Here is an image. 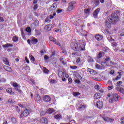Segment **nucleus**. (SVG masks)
<instances>
[{"label":"nucleus","instance_id":"f257e3e1","mask_svg":"<svg viewBox=\"0 0 124 124\" xmlns=\"http://www.w3.org/2000/svg\"><path fill=\"white\" fill-rule=\"evenodd\" d=\"M71 48L74 51H83L85 50V44L80 43L78 45L77 43H72L71 44Z\"/></svg>","mask_w":124,"mask_h":124},{"label":"nucleus","instance_id":"f03ea898","mask_svg":"<svg viewBox=\"0 0 124 124\" xmlns=\"http://www.w3.org/2000/svg\"><path fill=\"white\" fill-rule=\"evenodd\" d=\"M108 19L109 22L112 23V24H116L120 20L119 16L116 13H112L110 16L108 17Z\"/></svg>","mask_w":124,"mask_h":124},{"label":"nucleus","instance_id":"7ed1b4c3","mask_svg":"<svg viewBox=\"0 0 124 124\" xmlns=\"http://www.w3.org/2000/svg\"><path fill=\"white\" fill-rule=\"evenodd\" d=\"M119 98V95L117 93H114L112 94V98L109 99V102L110 103H113L114 102V100L115 101H118V99Z\"/></svg>","mask_w":124,"mask_h":124},{"label":"nucleus","instance_id":"20e7f679","mask_svg":"<svg viewBox=\"0 0 124 124\" xmlns=\"http://www.w3.org/2000/svg\"><path fill=\"white\" fill-rule=\"evenodd\" d=\"M49 39L50 41H52V42L54 43V44H56V45H58V46H61V43L59 42V41L53 37L50 36Z\"/></svg>","mask_w":124,"mask_h":124},{"label":"nucleus","instance_id":"39448f33","mask_svg":"<svg viewBox=\"0 0 124 124\" xmlns=\"http://www.w3.org/2000/svg\"><path fill=\"white\" fill-rule=\"evenodd\" d=\"M31 112V109L25 108L22 112L24 117H28Z\"/></svg>","mask_w":124,"mask_h":124},{"label":"nucleus","instance_id":"423d86ee","mask_svg":"<svg viewBox=\"0 0 124 124\" xmlns=\"http://www.w3.org/2000/svg\"><path fill=\"white\" fill-rule=\"evenodd\" d=\"M72 21H73L74 23H77L78 24H80L81 22V18L79 16H75Z\"/></svg>","mask_w":124,"mask_h":124},{"label":"nucleus","instance_id":"0eeeda50","mask_svg":"<svg viewBox=\"0 0 124 124\" xmlns=\"http://www.w3.org/2000/svg\"><path fill=\"white\" fill-rule=\"evenodd\" d=\"M99 11H100V9L97 8L93 12V16L96 19L98 17V13H99Z\"/></svg>","mask_w":124,"mask_h":124},{"label":"nucleus","instance_id":"6e6552de","mask_svg":"<svg viewBox=\"0 0 124 124\" xmlns=\"http://www.w3.org/2000/svg\"><path fill=\"white\" fill-rule=\"evenodd\" d=\"M96 105L97 108L101 109L103 107V102L101 101H98L96 103Z\"/></svg>","mask_w":124,"mask_h":124},{"label":"nucleus","instance_id":"1a4fd4ad","mask_svg":"<svg viewBox=\"0 0 124 124\" xmlns=\"http://www.w3.org/2000/svg\"><path fill=\"white\" fill-rule=\"evenodd\" d=\"M73 4H74V2L72 1L69 3V6L68 7L67 10L68 11H72L73 10Z\"/></svg>","mask_w":124,"mask_h":124},{"label":"nucleus","instance_id":"9d476101","mask_svg":"<svg viewBox=\"0 0 124 124\" xmlns=\"http://www.w3.org/2000/svg\"><path fill=\"white\" fill-rule=\"evenodd\" d=\"M86 105H82V104H79L78 105V109L79 111H81V110H85L86 109Z\"/></svg>","mask_w":124,"mask_h":124},{"label":"nucleus","instance_id":"9b49d317","mask_svg":"<svg viewBox=\"0 0 124 124\" xmlns=\"http://www.w3.org/2000/svg\"><path fill=\"white\" fill-rule=\"evenodd\" d=\"M43 99L44 101H45L46 102H49L51 101V97L48 95H45L43 97Z\"/></svg>","mask_w":124,"mask_h":124},{"label":"nucleus","instance_id":"f8f14e48","mask_svg":"<svg viewBox=\"0 0 124 124\" xmlns=\"http://www.w3.org/2000/svg\"><path fill=\"white\" fill-rule=\"evenodd\" d=\"M103 120L105 122H108V123H111V122H113L114 119L111 118H109L108 117H103Z\"/></svg>","mask_w":124,"mask_h":124},{"label":"nucleus","instance_id":"ddd939ff","mask_svg":"<svg viewBox=\"0 0 124 124\" xmlns=\"http://www.w3.org/2000/svg\"><path fill=\"white\" fill-rule=\"evenodd\" d=\"M40 122L42 124H48V120L46 118H44V117L42 118V119H41Z\"/></svg>","mask_w":124,"mask_h":124},{"label":"nucleus","instance_id":"4468645a","mask_svg":"<svg viewBox=\"0 0 124 124\" xmlns=\"http://www.w3.org/2000/svg\"><path fill=\"white\" fill-rule=\"evenodd\" d=\"M88 71L90 73V74H93V75H95V74H97V72H94L93 70L90 68L87 69Z\"/></svg>","mask_w":124,"mask_h":124},{"label":"nucleus","instance_id":"2eb2a0df","mask_svg":"<svg viewBox=\"0 0 124 124\" xmlns=\"http://www.w3.org/2000/svg\"><path fill=\"white\" fill-rule=\"evenodd\" d=\"M2 61L3 62H4L5 64H6V65H9V62L7 60V58L3 57L2 58Z\"/></svg>","mask_w":124,"mask_h":124},{"label":"nucleus","instance_id":"dca6fc26","mask_svg":"<svg viewBox=\"0 0 124 124\" xmlns=\"http://www.w3.org/2000/svg\"><path fill=\"white\" fill-rule=\"evenodd\" d=\"M6 91L7 93H10V94H15V93L13 92V91H12V89L11 88H7Z\"/></svg>","mask_w":124,"mask_h":124},{"label":"nucleus","instance_id":"f3484780","mask_svg":"<svg viewBox=\"0 0 124 124\" xmlns=\"http://www.w3.org/2000/svg\"><path fill=\"white\" fill-rule=\"evenodd\" d=\"M96 39H97L98 41H100V40H102V38H103V37H102V35H96L95 36Z\"/></svg>","mask_w":124,"mask_h":124},{"label":"nucleus","instance_id":"a211bd4d","mask_svg":"<svg viewBox=\"0 0 124 124\" xmlns=\"http://www.w3.org/2000/svg\"><path fill=\"white\" fill-rule=\"evenodd\" d=\"M57 3H53L52 5L49 8L50 10H55L57 8Z\"/></svg>","mask_w":124,"mask_h":124},{"label":"nucleus","instance_id":"6ab92c4d","mask_svg":"<svg viewBox=\"0 0 124 124\" xmlns=\"http://www.w3.org/2000/svg\"><path fill=\"white\" fill-rule=\"evenodd\" d=\"M105 26L107 29H111V24L108 21L105 22Z\"/></svg>","mask_w":124,"mask_h":124},{"label":"nucleus","instance_id":"aec40b11","mask_svg":"<svg viewBox=\"0 0 124 124\" xmlns=\"http://www.w3.org/2000/svg\"><path fill=\"white\" fill-rule=\"evenodd\" d=\"M3 68L4 69H5V70H6V71H8L9 72H10V71H11V68L8 66L4 65L3 66Z\"/></svg>","mask_w":124,"mask_h":124},{"label":"nucleus","instance_id":"412c9836","mask_svg":"<svg viewBox=\"0 0 124 124\" xmlns=\"http://www.w3.org/2000/svg\"><path fill=\"white\" fill-rule=\"evenodd\" d=\"M54 118L55 119H56V120H61V119H62V115H61V114H58L55 115L54 116Z\"/></svg>","mask_w":124,"mask_h":124},{"label":"nucleus","instance_id":"4be33fe9","mask_svg":"<svg viewBox=\"0 0 124 124\" xmlns=\"http://www.w3.org/2000/svg\"><path fill=\"white\" fill-rule=\"evenodd\" d=\"M54 112H55L54 109L50 108H48L46 111V113H47L48 114H52V113H54Z\"/></svg>","mask_w":124,"mask_h":124},{"label":"nucleus","instance_id":"5701e85b","mask_svg":"<svg viewBox=\"0 0 124 124\" xmlns=\"http://www.w3.org/2000/svg\"><path fill=\"white\" fill-rule=\"evenodd\" d=\"M37 42H38V40H37V39L35 38H33V39H32L31 42L32 44H36Z\"/></svg>","mask_w":124,"mask_h":124},{"label":"nucleus","instance_id":"b1692460","mask_svg":"<svg viewBox=\"0 0 124 124\" xmlns=\"http://www.w3.org/2000/svg\"><path fill=\"white\" fill-rule=\"evenodd\" d=\"M104 55V52H100L98 55H97V59H100V58H102V56Z\"/></svg>","mask_w":124,"mask_h":124},{"label":"nucleus","instance_id":"393cba45","mask_svg":"<svg viewBox=\"0 0 124 124\" xmlns=\"http://www.w3.org/2000/svg\"><path fill=\"white\" fill-rule=\"evenodd\" d=\"M94 98L95 99H98V98H100V93H97L94 95Z\"/></svg>","mask_w":124,"mask_h":124},{"label":"nucleus","instance_id":"a878e982","mask_svg":"<svg viewBox=\"0 0 124 124\" xmlns=\"http://www.w3.org/2000/svg\"><path fill=\"white\" fill-rule=\"evenodd\" d=\"M92 2L95 3V6H97L99 4V0H93Z\"/></svg>","mask_w":124,"mask_h":124},{"label":"nucleus","instance_id":"bb28decb","mask_svg":"<svg viewBox=\"0 0 124 124\" xmlns=\"http://www.w3.org/2000/svg\"><path fill=\"white\" fill-rule=\"evenodd\" d=\"M13 86L14 87V89H16V88H20L21 86H20L16 82H14V83H13Z\"/></svg>","mask_w":124,"mask_h":124},{"label":"nucleus","instance_id":"cd10ccee","mask_svg":"<svg viewBox=\"0 0 124 124\" xmlns=\"http://www.w3.org/2000/svg\"><path fill=\"white\" fill-rule=\"evenodd\" d=\"M13 41H14V42H17V41H18L19 38L17 36H14L13 37Z\"/></svg>","mask_w":124,"mask_h":124},{"label":"nucleus","instance_id":"c85d7f7f","mask_svg":"<svg viewBox=\"0 0 124 124\" xmlns=\"http://www.w3.org/2000/svg\"><path fill=\"white\" fill-rule=\"evenodd\" d=\"M40 99H41L40 96H39V95H36V96H35L36 101H37V102L40 101Z\"/></svg>","mask_w":124,"mask_h":124},{"label":"nucleus","instance_id":"c756f323","mask_svg":"<svg viewBox=\"0 0 124 124\" xmlns=\"http://www.w3.org/2000/svg\"><path fill=\"white\" fill-rule=\"evenodd\" d=\"M58 74L59 77H62V76H63V72L62 71H59Z\"/></svg>","mask_w":124,"mask_h":124},{"label":"nucleus","instance_id":"7c9ffc66","mask_svg":"<svg viewBox=\"0 0 124 124\" xmlns=\"http://www.w3.org/2000/svg\"><path fill=\"white\" fill-rule=\"evenodd\" d=\"M88 62H93L94 61L93 58L89 56L88 58Z\"/></svg>","mask_w":124,"mask_h":124},{"label":"nucleus","instance_id":"2f4dec72","mask_svg":"<svg viewBox=\"0 0 124 124\" xmlns=\"http://www.w3.org/2000/svg\"><path fill=\"white\" fill-rule=\"evenodd\" d=\"M45 29L47 31H51V26H50V25H47L45 26Z\"/></svg>","mask_w":124,"mask_h":124},{"label":"nucleus","instance_id":"473e14b6","mask_svg":"<svg viewBox=\"0 0 124 124\" xmlns=\"http://www.w3.org/2000/svg\"><path fill=\"white\" fill-rule=\"evenodd\" d=\"M7 103H10V104H14V102H13V100H12V99L10 98L7 101Z\"/></svg>","mask_w":124,"mask_h":124},{"label":"nucleus","instance_id":"72a5a7b5","mask_svg":"<svg viewBox=\"0 0 124 124\" xmlns=\"http://www.w3.org/2000/svg\"><path fill=\"white\" fill-rule=\"evenodd\" d=\"M29 57H30V60H31V62H34V61H35V59L32 55L30 54Z\"/></svg>","mask_w":124,"mask_h":124},{"label":"nucleus","instance_id":"f704fd0d","mask_svg":"<svg viewBox=\"0 0 124 124\" xmlns=\"http://www.w3.org/2000/svg\"><path fill=\"white\" fill-rule=\"evenodd\" d=\"M14 90H15L17 92V93H22V91L20 90V88H19V87H16V88H14Z\"/></svg>","mask_w":124,"mask_h":124},{"label":"nucleus","instance_id":"c9c22d12","mask_svg":"<svg viewBox=\"0 0 124 124\" xmlns=\"http://www.w3.org/2000/svg\"><path fill=\"white\" fill-rule=\"evenodd\" d=\"M11 122H12L13 124H16L17 123V121L16 120V118L14 117H12L11 118Z\"/></svg>","mask_w":124,"mask_h":124},{"label":"nucleus","instance_id":"e433bc0d","mask_svg":"<svg viewBox=\"0 0 124 124\" xmlns=\"http://www.w3.org/2000/svg\"><path fill=\"white\" fill-rule=\"evenodd\" d=\"M33 25H35V27H37L39 25V21L38 20H35L33 23Z\"/></svg>","mask_w":124,"mask_h":124},{"label":"nucleus","instance_id":"4c0bfd02","mask_svg":"<svg viewBox=\"0 0 124 124\" xmlns=\"http://www.w3.org/2000/svg\"><path fill=\"white\" fill-rule=\"evenodd\" d=\"M35 35H40V31L39 30H35Z\"/></svg>","mask_w":124,"mask_h":124},{"label":"nucleus","instance_id":"58836bf2","mask_svg":"<svg viewBox=\"0 0 124 124\" xmlns=\"http://www.w3.org/2000/svg\"><path fill=\"white\" fill-rule=\"evenodd\" d=\"M84 12L86 15L90 14V9H87L84 10Z\"/></svg>","mask_w":124,"mask_h":124},{"label":"nucleus","instance_id":"ea45409f","mask_svg":"<svg viewBox=\"0 0 124 124\" xmlns=\"http://www.w3.org/2000/svg\"><path fill=\"white\" fill-rule=\"evenodd\" d=\"M43 72H44V73L48 74L49 70L47 69L46 67H44Z\"/></svg>","mask_w":124,"mask_h":124},{"label":"nucleus","instance_id":"a19ab883","mask_svg":"<svg viewBox=\"0 0 124 124\" xmlns=\"http://www.w3.org/2000/svg\"><path fill=\"white\" fill-rule=\"evenodd\" d=\"M73 95L74 96H78V95H80V93H79V92H74L73 93Z\"/></svg>","mask_w":124,"mask_h":124},{"label":"nucleus","instance_id":"79ce46f5","mask_svg":"<svg viewBox=\"0 0 124 124\" xmlns=\"http://www.w3.org/2000/svg\"><path fill=\"white\" fill-rule=\"evenodd\" d=\"M26 31L27 32H31V28L30 27H27L26 29Z\"/></svg>","mask_w":124,"mask_h":124},{"label":"nucleus","instance_id":"37998d69","mask_svg":"<svg viewBox=\"0 0 124 124\" xmlns=\"http://www.w3.org/2000/svg\"><path fill=\"white\" fill-rule=\"evenodd\" d=\"M113 88H114V86H113V85L109 86H108V89L109 91H111V90H112Z\"/></svg>","mask_w":124,"mask_h":124},{"label":"nucleus","instance_id":"c03bdc74","mask_svg":"<svg viewBox=\"0 0 124 124\" xmlns=\"http://www.w3.org/2000/svg\"><path fill=\"white\" fill-rule=\"evenodd\" d=\"M50 82L51 84H56V83H57V81L54 79H51Z\"/></svg>","mask_w":124,"mask_h":124},{"label":"nucleus","instance_id":"a18cd8bd","mask_svg":"<svg viewBox=\"0 0 124 124\" xmlns=\"http://www.w3.org/2000/svg\"><path fill=\"white\" fill-rule=\"evenodd\" d=\"M120 93H122L123 94H124V89L123 88H120Z\"/></svg>","mask_w":124,"mask_h":124},{"label":"nucleus","instance_id":"49530a36","mask_svg":"<svg viewBox=\"0 0 124 124\" xmlns=\"http://www.w3.org/2000/svg\"><path fill=\"white\" fill-rule=\"evenodd\" d=\"M121 84H123V82L122 81H118L117 82V85H116V87H120V85H121Z\"/></svg>","mask_w":124,"mask_h":124},{"label":"nucleus","instance_id":"de8ad7c7","mask_svg":"<svg viewBox=\"0 0 124 124\" xmlns=\"http://www.w3.org/2000/svg\"><path fill=\"white\" fill-rule=\"evenodd\" d=\"M46 114V112L43 111V110H42L40 112V115L41 116H45V115Z\"/></svg>","mask_w":124,"mask_h":124},{"label":"nucleus","instance_id":"09e8293b","mask_svg":"<svg viewBox=\"0 0 124 124\" xmlns=\"http://www.w3.org/2000/svg\"><path fill=\"white\" fill-rule=\"evenodd\" d=\"M70 67L72 69H76V68H78L77 66H70Z\"/></svg>","mask_w":124,"mask_h":124},{"label":"nucleus","instance_id":"8fccbe9b","mask_svg":"<svg viewBox=\"0 0 124 124\" xmlns=\"http://www.w3.org/2000/svg\"><path fill=\"white\" fill-rule=\"evenodd\" d=\"M8 47H13V45L7 43V48H8Z\"/></svg>","mask_w":124,"mask_h":124},{"label":"nucleus","instance_id":"3c124183","mask_svg":"<svg viewBox=\"0 0 124 124\" xmlns=\"http://www.w3.org/2000/svg\"><path fill=\"white\" fill-rule=\"evenodd\" d=\"M44 59L46 61H47V60H49V59H50V58L49 57H48V56L47 55H45L44 56Z\"/></svg>","mask_w":124,"mask_h":124},{"label":"nucleus","instance_id":"603ef678","mask_svg":"<svg viewBox=\"0 0 124 124\" xmlns=\"http://www.w3.org/2000/svg\"><path fill=\"white\" fill-rule=\"evenodd\" d=\"M38 8V6H37V4H35L33 7V10H36V9H37Z\"/></svg>","mask_w":124,"mask_h":124},{"label":"nucleus","instance_id":"864d4df0","mask_svg":"<svg viewBox=\"0 0 124 124\" xmlns=\"http://www.w3.org/2000/svg\"><path fill=\"white\" fill-rule=\"evenodd\" d=\"M94 88H95L96 90H99V85H96L94 86Z\"/></svg>","mask_w":124,"mask_h":124},{"label":"nucleus","instance_id":"5fc2aeb1","mask_svg":"<svg viewBox=\"0 0 124 124\" xmlns=\"http://www.w3.org/2000/svg\"><path fill=\"white\" fill-rule=\"evenodd\" d=\"M81 61V59L80 58H77L76 60V62H80V61Z\"/></svg>","mask_w":124,"mask_h":124},{"label":"nucleus","instance_id":"6e6d98bb","mask_svg":"<svg viewBox=\"0 0 124 124\" xmlns=\"http://www.w3.org/2000/svg\"><path fill=\"white\" fill-rule=\"evenodd\" d=\"M95 67L96 68H97L98 69H99V68H100V65L98 64H96L95 65Z\"/></svg>","mask_w":124,"mask_h":124},{"label":"nucleus","instance_id":"4d7b16f0","mask_svg":"<svg viewBox=\"0 0 124 124\" xmlns=\"http://www.w3.org/2000/svg\"><path fill=\"white\" fill-rule=\"evenodd\" d=\"M108 85H113V83L110 80L108 81Z\"/></svg>","mask_w":124,"mask_h":124},{"label":"nucleus","instance_id":"13d9d810","mask_svg":"<svg viewBox=\"0 0 124 124\" xmlns=\"http://www.w3.org/2000/svg\"><path fill=\"white\" fill-rule=\"evenodd\" d=\"M62 10L58 9L57 10V13H62Z\"/></svg>","mask_w":124,"mask_h":124},{"label":"nucleus","instance_id":"bf43d9fd","mask_svg":"<svg viewBox=\"0 0 124 124\" xmlns=\"http://www.w3.org/2000/svg\"><path fill=\"white\" fill-rule=\"evenodd\" d=\"M68 81L69 84H71V83H72V79L71 78H69Z\"/></svg>","mask_w":124,"mask_h":124},{"label":"nucleus","instance_id":"052dcab7","mask_svg":"<svg viewBox=\"0 0 124 124\" xmlns=\"http://www.w3.org/2000/svg\"><path fill=\"white\" fill-rule=\"evenodd\" d=\"M25 60L27 63H30V61H29V59H28V58L27 57H25Z\"/></svg>","mask_w":124,"mask_h":124},{"label":"nucleus","instance_id":"680f3d73","mask_svg":"<svg viewBox=\"0 0 124 124\" xmlns=\"http://www.w3.org/2000/svg\"><path fill=\"white\" fill-rule=\"evenodd\" d=\"M75 82L77 83V84H80V80L78 79H76Z\"/></svg>","mask_w":124,"mask_h":124},{"label":"nucleus","instance_id":"e2e57ef3","mask_svg":"<svg viewBox=\"0 0 124 124\" xmlns=\"http://www.w3.org/2000/svg\"><path fill=\"white\" fill-rule=\"evenodd\" d=\"M115 73V71L114 70H111L110 71V74H114Z\"/></svg>","mask_w":124,"mask_h":124},{"label":"nucleus","instance_id":"0e129e2a","mask_svg":"<svg viewBox=\"0 0 124 124\" xmlns=\"http://www.w3.org/2000/svg\"><path fill=\"white\" fill-rule=\"evenodd\" d=\"M0 22H4V19L2 17H0Z\"/></svg>","mask_w":124,"mask_h":124},{"label":"nucleus","instance_id":"69168bd1","mask_svg":"<svg viewBox=\"0 0 124 124\" xmlns=\"http://www.w3.org/2000/svg\"><path fill=\"white\" fill-rule=\"evenodd\" d=\"M6 79L4 78H1V82H6Z\"/></svg>","mask_w":124,"mask_h":124},{"label":"nucleus","instance_id":"338daca9","mask_svg":"<svg viewBox=\"0 0 124 124\" xmlns=\"http://www.w3.org/2000/svg\"><path fill=\"white\" fill-rule=\"evenodd\" d=\"M49 21H50V19H49V18L46 17L45 19V22H49Z\"/></svg>","mask_w":124,"mask_h":124},{"label":"nucleus","instance_id":"774afa93","mask_svg":"<svg viewBox=\"0 0 124 124\" xmlns=\"http://www.w3.org/2000/svg\"><path fill=\"white\" fill-rule=\"evenodd\" d=\"M2 47H3V48H7V44H5V45H2Z\"/></svg>","mask_w":124,"mask_h":124}]
</instances>
